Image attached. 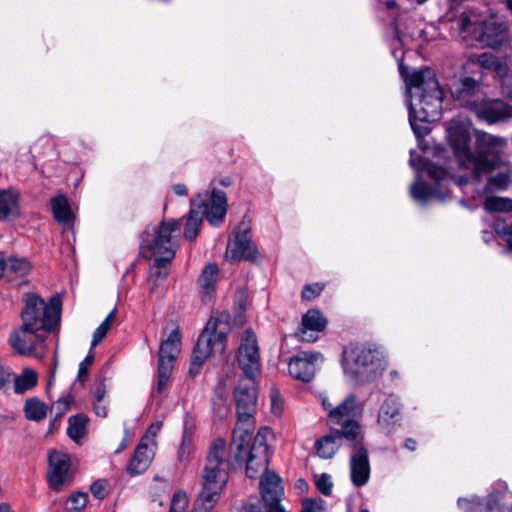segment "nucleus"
<instances>
[{"instance_id": "1", "label": "nucleus", "mask_w": 512, "mask_h": 512, "mask_svg": "<svg viewBox=\"0 0 512 512\" xmlns=\"http://www.w3.org/2000/svg\"><path fill=\"white\" fill-rule=\"evenodd\" d=\"M248 441L247 431L238 428L233 431L229 449L222 438L211 442L202 474V492L194 502L192 512H210L214 508L228 482L229 472L244 464V444Z\"/></svg>"}, {"instance_id": "2", "label": "nucleus", "mask_w": 512, "mask_h": 512, "mask_svg": "<svg viewBox=\"0 0 512 512\" xmlns=\"http://www.w3.org/2000/svg\"><path fill=\"white\" fill-rule=\"evenodd\" d=\"M400 73L409 88L420 90L417 97L418 103L411 102L409 105V122L415 135L418 138L424 137L430 130L427 126L418 125L417 121L424 123L439 119L442 112L443 91L435 72L430 68L408 74L403 67H400Z\"/></svg>"}, {"instance_id": "3", "label": "nucleus", "mask_w": 512, "mask_h": 512, "mask_svg": "<svg viewBox=\"0 0 512 512\" xmlns=\"http://www.w3.org/2000/svg\"><path fill=\"white\" fill-rule=\"evenodd\" d=\"M450 144L460 165L472 166L477 179L482 173H490L504 165L502 154L506 141L503 138L488 133H478L475 153L469 148V137L461 131L450 134Z\"/></svg>"}, {"instance_id": "4", "label": "nucleus", "mask_w": 512, "mask_h": 512, "mask_svg": "<svg viewBox=\"0 0 512 512\" xmlns=\"http://www.w3.org/2000/svg\"><path fill=\"white\" fill-rule=\"evenodd\" d=\"M344 371L355 382L373 381L385 368L382 351L371 345L357 344L344 353Z\"/></svg>"}, {"instance_id": "5", "label": "nucleus", "mask_w": 512, "mask_h": 512, "mask_svg": "<svg viewBox=\"0 0 512 512\" xmlns=\"http://www.w3.org/2000/svg\"><path fill=\"white\" fill-rule=\"evenodd\" d=\"M61 300L53 296L48 303L35 293H27L21 311L22 324L25 328L42 333L53 332L60 324Z\"/></svg>"}, {"instance_id": "6", "label": "nucleus", "mask_w": 512, "mask_h": 512, "mask_svg": "<svg viewBox=\"0 0 512 512\" xmlns=\"http://www.w3.org/2000/svg\"><path fill=\"white\" fill-rule=\"evenodd\" d=\"M227 325L220 320L211 317L203 331L198 337L197 343L193 349L189 367L190 377H196L202 366L211 354L222 355L227 346Z\"/></svg>"}, {"instance_id": "7", "label": "nucleus", "mask_w": 512, "mask_h": 512, "mask_svg": "<svg viewBox=\"0 0 512 512\" xmlns=\"http://www.w3.org/2000/svg\"><path fill=\"white\" fill-rule=\"evenodd\" d=\"M455 22L460 35L464 39L471 37L487 47H499L507 38L508 26L505 21L491 18L486 21L474 22L464 12L457 17Z\"/></svg>"}, {"instance_id": "8", "label": "nucleus", "mask_w": 512, "mask_h": 512, "mask_svg": "<svg viewBox=\"0 0 512 512\" xmlns=\"http://www.w3.org/2000/svg\"><path fill=\"white\" fill-rule=\"evenodd\" d=\"M180 231V221L175 219L163 220L159 223L156 234L144 231L140 235V254L151 259L153 256L173 258L177 245L173 241V233Z\"/></svg>"}, {"instance_id": "9", "label": "nucleus", "mask_w": 512, "mask_h": 512, "mask_svg": "<svg viewBox=\"0 0 512 512\" xmlns=\"http://www.w3.org/2000/svg\"><path fill=\"white\" fill-rule=\"evenodd\" d=\"M360 412L361 408L357 398L351 394L334 409L329 410V420L332 424L341 426L340 429H337V433H342L347 441H355L363 437L360 425L355 420Z\"/></svg>"}, {"instance_id": "10", "label": "nucleus", "mask_w": 512, "mask_h": 512, "mask_svg": "<svg viewBox=\"0 0 512 512\" xmlns=\"http://www.w3.org/2000/svg\"><path fill=\"white\" fill-rule=\"evenodd\" d=\"M181 332L176 327L169 334L168 338L162 341L158 356L157 381L155 391L162 394L169 387L174 362L180 352Z\"/></svg>"}, {"instance_id": "11", "label": "nucleus", "mask_w": 512, "mask_h": 512, "mask_svg": "<svg viewBox=\"0 0 512 512\" xmlns=\"http://www.w3.org/2000/svg\"><path fill=\"white\" fill-rule=\"evenodd\" d=\"M247 426L240 427V431H247L249 440L251 435ZM271 435V430L268 427H262L255 435L250 450L248 451V443L244 444L246 473L249 478H255L261 469H267L271 452L267 444V437Z\"/></svg>"}, {"instance_id": "12", "label": "nucleus", "mask_w": 512, "mask_h": 512, "mask_svg": "<svg viewBox=\"0 0 512 512\" xmlns=\"http://www.w3.org/2000/svg\"><path fill=\"white\" fill-rule=\"evenodd\" d=\"M254 377L255 376H245L240 379L234 390L238 420L235 429L244 426H252V411L257 400Z\"/></svg>"}, {"instance_id": "13", "label": "nucleus", "mask_w": 512, "mask_h": 512, "mask_svg": "<svg viewBox=\"0 0 512 512\" xmlns=\"http://www.w3.org/2000/svg\"><path fill=\"white\" fill-rule=\"evenodd\" d=\"M49 470L47 474L49 487L55 491H62L73 479L70 470V458L67 454L58 451L49 453Z\"/></svg>"}, {"instance_id": "14", "label": "nucleus", "mask_w": 512, "mask_h": 512, "mask_svg": "<svg viewBox=\"0 0 512 512\" xmlns=\"http://www.w3.org/2000/svg\"><path fill=\"white\" fill-rule=\"evenodd\" d=\"M237 361L245 376H255L260 370V354L256 335L245 330L238 348Z\"/></svg>"}, {"instance_id": "15", "label": "nucleus", "mask_w": 512, "mask_h": 512, "mask_svg": "<svg viewBox=\"0 0 512 512\" xmlns=\"http://www.w3.org/2000/svg\"><path fill=\"white\" fill-rule=\"evenodd\" d=\"M324 357L320 352L300 351L292 356L288 362V371L291 377L302 382H310Z\"/></svg>"}, {"instance_id": "16", "label": "nucleus", "mask_w": 512, "mask_h": 512, "mask_svg": "<svg viewBox=\"0 0 512 512\" xmlns=\"http://www.w3.org/2000/svg\"><path fill=\"white\" fill-rule=\"evenodd\" d=\"M226 257L231 262L247 260L255 262L258 259V250L251 241L250 227L242 223L235 231V239L229 243Z\"/></svg>"}, {"instance_id": "17", "label": "nucleus", "mask_w": 512, "mask_h": 512, "mask_svg": "<svg viewBox=\"0 0 512 512\" xmlns=\"http://www.w3.org/2000/svg\"><path fill=\"white\" fill-rule=\"evenodd\" d=\"M351 448L350 454V476L352 483L361 487L364 486L370 476V464L368 451L363 445V437L355 441H348Z\"/></svg>"}, {"instance_id": "18", "label": "nucleus", "mask_w": 512, "mask_h": 512, "mask_svg": "<svg viewBox=\"0 0 512 512\" xmlns=\"http://www.w3.org/2000/svg\"><path fill=\"white\" fill-rule=\"evenodd\" d=\"M191 201L198 202V205H196L198 210H205L204 216L211 225L218 226L223 222L228 206L226 193L224 191L213 187L208 203L201 195H197L192 198Z\"/></svg>"}, {"instance_id": "19", "label": "nucleus", "mask_w": 512, "mask_h": 512, "mask_svg": "<svg viewBox=\"0 0 512 512\" xmlns=\"http://www.w3.org/2000/svg\"><path fill=\"white\" fill-rule=\"evenodd\" d=\"M45 343V333L21 324L9 336V344L20 355L30 356Z\"/></svg>"}, {"instance_id": "20", "label": "nucleus", "mask_w": 512, "mask_h": 512, "mask_svg": "<svg viewBox=\"0 0 512 512\" xmlns=\"http://www.w3.org/2000/svg\"><path fill=\"white\" fill-rule=\"evenodd\" d=\"M453 98L463 107L475 111L485 100V93L481 84L471 77H464L459 85L451 90Z\"/></svg>"}, {"instance_id": "21", "label": "nucleus", "mask_w": 512, "mask_h": 512, "mask_svg": "<svg viewBox=\"0 0 512 512\" xmlns=\"http://www.w3.org/2000/svg\"><path fill=\"white\" fill-rule=\"evenodd\" d=\"M327 323V319L319 310H308L303 315L301 325L294 336L302 342H315L318 338L315 333L323 331Z\"/></svg>"}, {"instance_id": "22", "label": "nucleus", "mask_w": 512, "mask_h": 512, "mask_svg": "<svg viewBox=\"0 0 512 512\" xmlns=\"http://www.w3.org/2000/svg\"><path fill=\"white\" fill-rule=\"evenodd\" d=\"M401 421V403L394 395H389L380 406L377 423L386 434H391Z\"/></svg>"}, {"instance_id": "23", "label": "nucleus", "mask_w": 512, "mask_h": 512, "mask_svg": "<svg viewBox=\"0 0 512 512\" xmlns=\"http://www.w3.org/2000/svg\"><path fill=\"white\" fill-rule=\"evenodd\" d=\"M260 491L265 505L280 502L283 494L280 477L271 471H266L260 479Z\"/></svg>"}, {"instance_id": "24", "label": "nucleus", "mask_w": 512, "mask_h": 512, "mask_svg": "<svg viewBox=\"0 0 512 512\" xmlns=\"http://www.w3.org/2000/svg\"><path fill=\"white\" fill-rule=\"evenodd\" d=\"M154 263L149 270L147 281L149 284V292L155 294L158 289L164 284L169 274L168 265L173 258L153 256Z\"/></svg>"}, {"instance_id": "25", "label": "nucleus", "mask_w": 512, "mask_h": 512, "mask_svg": "<svg viewBox=\"0 0 512 512\" xmlns=\"http://www.w3.org/2000/svg\"><path fill=\"white\" fill-rule=\"evenodd\" d=\"M154 452L148 447V444L144 442V439L137 445L133 457L131 458L127 467V472L131 476H136L148 469L153 459Z\"/></svg>"}, {"instance_id": "26", "label": "nucleus", "mask_w": 512, "mask_h": 512, "mask_svg": "<svg viewBox=\"0 0 512 512\" xmlns=\"http://www.w3.org/2000/svg\"><path fill=\"white\" fill-rule=\"evenodd\" d=\"M20 215L19 193L14 189H0V220H12Z\"/></svg>"}, {"instance_id": "27", "label": "nucleus", "mask_w": 512, "mask_h": 512, "mask_svg": "<svg viewBox=\"0 0 512 512\" xmlns=\"http://www.w3.org/2000/svg\"><path fill=\"white\" fill-rule=\"evenodd\" d=\"M474 112L479 118L492 123L506 116V106L501 100H490L485 96V100L481 102Z\"/></svg>"}, {"instance_id": "28", "label": "nucleus", "mask_w": 512, "mask_h": 512, "mask_svg": "<svg viewBox=\"0 0 512 512\" xmlns=\"http://www.w3.org/2000/svg\"><path fill=\"white\" fill-rule=\"evenodd\" d=\"M344 438L342 433H337V429L330 434L323 436L315 442L316 453L323 459L332 458L339 448V440Z\"/></svg>"}, {"instance_id": "29", "label": "nucleus", "mask_w": 512, "mask_h": 512, "mask_svg": "<svg viewBox=\"0 0 512 512\" xmlns=\"http://www.w3.org/2000/svg\"><path fill=\"white\" fill-rule=\"evenodd\" d=\"M196 205L197 201H191V209L184 228V237L188 241L196 239L205 214V210H198Z\"/></svg>"}, {"instance_id": "30", "label": "nucleus", "mask_w": 512, "mask_h": 512, "mask_svg": "<svg viewBox=\"0 0 512 512\" xmlns=\"http://www.w3.org/2000/svg\"><path fill=\"white\" fill-rule=\"evenodd\" d=\"M219 269L215 263L207 264L198 277L197 284L205 295H210L215 290Z\"/></svg>"}, {"instance_id": "31", "label": "nucleus", "mask_w": 512, "mask_h": 512, "mask_svg": "<svg viewBox=\"0 0 512 512\" xmlns=\"http://www.w3.org/2000/svg\"><path fill=\"white\" fill-rule=\"evenodd\" d=\"M89 422V418L84 414H78L75 416H71L68 419V428L67 434L68 436L76 443L80 444L81 440L87 434V425Z\"/></svg>"}, {"instance_id": "32", "label": "nucleus", "mask_w": 512, "mask_h": 512, "mask_svg": "<svg viewBox=\"0 0 512 512\" xmlns=\"http://www.w3.org/2000/svg\"><path fill=\"white\" fill-rule=\"evenodd\" d=\"M469 68L473 66H478L485 70L490 71H499L501 68V62L499 58L488 52H484L481 54H472L467 62Z\"/></svg>"}, {"instance_id": "33", "label": "nucleus", "mask_w": 512, "mask_h": 512, "mask_svg": "<svg viewBox=\"0 0 512 512\" xmlns=\"http://www.w3.org/2000/svg\"><path fill=\"white\" fill-rule=\"evenodd\" d=\"M499 168L500 171L497 174L490 176L487 180L485 191L488 193L506 190L511 183V171L507 167L501 166Z\"/></svg>"}, {"instance_id": "34", "label": "nucleus", "mask_w": 512, "mask_h": 512, "mask_svg": "<svg viewBox=\"0 0 512 512\" xmlns=\"http://www.w3.org/2000/svg\"><path fill=\"white\" fill-rule=\"evenodd\" d=\"M51 207L55 220L68 223L72 220V211L65 195H57L51 199Z\"/></svg>"}, {"instance_id": "35", "label": "nucleus", "mask_w": 512, "mask_h": 512, "mask_svg": "<svg viewBox=\"0 0 512 512\" xmlns=\"http://www.w3.org/2000/svg\"><path fill=\"white\" fill-rule=\"evenodd\" d=\"M47 405L38 398L33 397L25 401L24 412L28 420L39 422L47 415Z\"/></svg>"}, {"instance_id": "36", "label": "nucleus", "mask_w": 512, "mask_h": 512, "mask_svg": "<svg viewBox=\"0 0 512 512\" xmlns=\"http://www.w3.org/2000/svg\"><path fill=\"white\" fill-rule=\"evenodd\" d=\"M6 269L8 276L23 277L31 271L32 266L26 258L8 257L6 258Z\"/></svg>"}, {"instance_id": "37", "label": "nucleus", "mask_w": 512, "mask_h": 512, "mask_svg": "<svg viewBox=\"0 0 512 512\" xmlns=\"http://www.w3.org/2000/svg\"><path fill=\"white\" fill-rule=\"evenodd\" d=\"M37 384V374L33 370L26 369L15 378L14 390L17 394H23Z\"/></svg>"}, {"instance_id": "38", "label": "nucleus", "mask_w": 512, "mask_h": 512, "mask_svg": "<svg viewBox=\"0 0 512 512\" xmlns=\"http://www.w3.org/2000/svg\"><path fill=\"white\" fill-rule=\"evenodd\" d=\"M484 207L489 212H512V199L491 196L486 198Z\"/></svg>"}, {"instance_id": "39", "label": "nucleus", "mask_w": 512, "mask_h": 512, "mask_svg": "<svg viewBox=\"0 0 512 512\" xmlns=\"http://www.w3.org/2000/svg\"><path fill=\"white\" fill-rule=\"evenodd\" d=\"M117 309L114 308L110 313L107 315V317L104 319V321L97 327V329L93 333V339H92V347H95L98 345L106 336L107 332L113 325L115 319H116Z\"/></svg>"}, {"instance_id": "40", "label": "nucleus", "mask_w": 512, "mask_h": 512, "mask_svg": "<svg viewBox=\"0 0 512 512\" xmlns=\"http://www.w3.org/2000/svg\"><path fill=\"white\" fill-rule=\"evenodd\" d=\"M411 196L418 201H427L430 196V190L426 183L424 182H415L411 185L410 188Z\"/></svg>"}, {"instance_id": "41", "label": "nucleus", "mask_w": 512, "mask_h": 512, "mask_svg": "<svg viewBox=\"0 0 512 512\" xmlns=\"http://www.w3.org/2000/svg\"><path fill=\"white\" fill-rule=\"evenodd\" d=\"M188 506V497L185 492L178 491L174 493L169 512H185Z\"/></svg>"}, {"instance_id": "42", "label": "nucleus", "mask_w": 512, "mask_h": 512, "mask_svg": "<svg viewBox=\"0 0 512 512\" xmlns=\"http://www.w3.org/2000/svg\"><path fill=\"white\" fill-rule=\"evenodd\" d=\"M192 451V437L191 434L185 430L182 437V442L178 450V459L184 461L188 459Z\"/></svg>"}, {"instance_id": "43", "label": "nucleus", "mask_w": 512, "mask_h": 512, "mask_svg": "<svg viewBox=\"0 0 512 512\" xmlns=\"http://www.w3.org/2000/svg\"><path fill=\"white\" fill-rule=\"evenodd\" d=\"M88 502V494L84 492L73 493L68 498V503H70L69 510L80 511L87 505Z\"/></svg>"}, {"instance_id": "44", "label": "nucleus", "mask_w": 512, "mask_h": 512, "mask_svg": "<svg viewBox=\"0 0 512 512\" xmlns=\"http://www.w3.org/2000/svg\"><path fill=\"white\" fill-rule=\"evenodd\" d=\"M316 487L321 494L329 496L333 487L331 476L326 473L319 475L316 479Z\"/></svg>"}, {"instance_id": "45", "label": "nucleus", "mask_w": 512, "mask_h": 512, "mask_svg": "<svg viewBox=\"0 0 512 512\" xmlns=\"http://www.w3.org/2000/svg\"><path fill=\"white\" fill-rule=\"evenodd\" d=\"M323 290V286L319 283L305 285L302 290V298L305 300H312L316 298Z\"/></svg>"}, {"instance_id": "46", "label": "nucleus", "mask_w": 512, "mask_h": 512, "mask_svg": "<svg viewBox=\"0 0 512 512\" xmlns=\"http://www.w3.org/2000/svg\"><path fill=\"white\" fill-rule=\"evenodd\" d=\"M94 356L92 354H88L84 360L79 364V370L77 379L80 382H84L88 377V369L93 364Z\"/></svg>"}, {"instance_id": "47", "label": "nucleus", "mask_w": 512, "mask_h": 512, "mask_svg": "<svg viewBox=\"0 0 512 512\" xmlns=\"http://www.w3.org/2000/svg\"><path fill=\"white\" fill-rule=\"evenodd\" d=\"M106 486V480L98 479L92 483L90 491L95 498L102 500L106 496Z\"/></svg>"}, {"instance_id": "48", "label": "nucleus", "mask_w": 512, "mask_h": 512, "mask_svg": "<svg viewBox=\"0 0 512 512\" xmlns=\"http://www.w3.org/2000/svg\"><path fill=\"white\" fill-rule=\"evenodd\" d=\"M73 403V397L70 394L60 397L55 403L57 415H64Z\"/></svg>"}, {"instance_id": "49", "label": "nucleus", "mask_w": 512, "mask_h": 512, "mask_svg": "<svg viewBox=\"0 0 512 512\" xmlns=\"http://www.w3.org/2000/svg\"><path fill=\"white\" fill-rule=\"evenodd\" d=\"M12 372L10 368L3 365L0 359V390L3 389L11 381Z\"/></svg>"}, {"instance_id": "50", "label": "nucleus", "mask_w": 512, "mask_h": 512, "mask_svg": "<svg viewBox=\"0 0 512 512\" xmlns=\"http://www.w3.org/2000/svg\"><path fill=\"white\" fill-rule=\"evenodd\" d=\"M428 176L436 181L443 179L446 175V171L440 166H429Z\"/></svg>"}, {"instance_id": "51", "label": "nucleus", "mask_w": 512, "mask_h": 512, "mask_svg": "<svg viewBox=\"0 0 512 512\" xmlns=\"http://www.w3.org/2000/svg\"><path fill=\"white\" fill-rule=\"evenodd\" d=\"M302 512H321L320 507L313 499H306L302 504Z\"/></svg>"}, {"instance_id": "52", "label": "nucleus", "mask_w": 512, "mask_h": 512, "mask_svg": "<svg viewBox=\"0 0 512 512\" xmlns=\"http://www.w3.org/2000/svg\"><path fill=\"white\" fill-rule=\"evenodd\" d=\"M496 230L498 233L508 236V238L512 237V224L497 223Z\"/></svg>"}, {"instance_id": "53", "label": "nucleus", "mask_w": 512, "mask_h": 512, "mask_svg": "<svg viewBox=\"0 0 512 512\" xmlns=\"http://www.w3.org/2000/svg\"><path fill=\"white\" fill-rule=\"evenodd\" d=\"M94 411L99 417L105 418L108 415L107 407L102 402H94Z\"/></svg>"}, {"instance_id": "54", "label": "nucleus", "mask_w": 512, "mask_h": 512, "mask_svg": "<svg viewBox=\"0 0 512 512\" xmlns=\"http://www.w3.org/2000/svg\"><path fill=\"white\" fill-rule=\"evenodd\" d=\"M266 512H286L280 502L265 505Z\"/></svg>"}, {"instance_id": "55", "label": "nucleus", "mask_w": 512, "mask_h": 512, "mask_svg": "<svg viewBox=\"0 0 512 512\" xmlns=\"http://www.w3.org/2000/svg\"><path fill=\"white\" fill-rule=\"evenodd\" d=\"M161 427H162V423L161 422H155V423H153V424H151L149 426L147 433L149 435L155 437L160 432Z\"/></svg>"}, {"instance_id": "56", "label": "nucleus", "mask_w": 512, "mask_h": 512, "mask_svg": "<svg viewBox=\"0 0 512 512\" xmlns=\"http://www.w3.org/2000/svg\"><path fill=\"white\" fill-rule=\"evenodd\" d=\"M106 394L105 386L102 384L96 388L95 391V402H102Z\"/></svg>"}, {"instance_id": "57", "label": "nucleus", "mask_w": 512, "mask_h": 512, "mask_svg": "<svg viewBox=\"0 0 512 512\" xmlns=\"http://www.w3.org/2000/svg\"><path fill=\"white\" fill-rule=\"evenodd\" d=\"M173 191L178 196H185L188 193V189L184 184H176L173 186Z\"/></svg>"}, {"instance_id": "58", "label": "nucleus", "mask_w": 512, "mask_h": 512, "mask_svg": "<svg viewBox=\"0 0 512 512\" xmlns=\"http://www.w3.org/2000/svg\"><path fill=\"white\" fill-rule=\"evenodd\" d=\"M404 447L409 451H415L417 449V442L413 438H407L404 442Z\"/></svg>"}, {"instance_id": "59", "label": "nucleus", "mask_w": 512, "mask_h": 512, "mask_svg": "<svg viewBox=\"0 0 512 512\" xmlns=\"http://www.w3.org/2000/svg\"><path fill=\"white\" fill-rule=\"evenodd\" d=\"M125 434L128 435V430L125 429ZM127 441H128V436H126L120 443V445L118 446V448L116 449L115 453L116 454H119L121 453L122 451H124L127 447Z\"/></svg>"}, {"instance_id": "60", "label": "nucleus", "mask_w": 512, "mask_h": 512, "mask_svg": "<svg viewBox=\"0 0 512 512\" xmlns=\"http://www.w3.org/2000/svg\"><path fill=\"white\" fill-rule=\"evenodd\" d=\"M8 276V270L6 269V258L0 259V278Z\"/></svg>"}, {"instance_id": "61", "label": "nucleus", "mask_w": 512, "mask_h": 512, "mask_svg": "<svg viewBox=\"0 0 512 512\" xmlns=\"http://www.w3.org/2000/svg\"><path fill=\"white\" fill-rule=\"evenodd\" d=\"M218 184L224 187L230 186L232 184V179L230 177L222 178L218 181Z\"/></svg>"}, {"instance_id": "62", "label": "nucleus", "mask_w": 512, "mask_h": 512, "mask_svg": "<svg viewBox=\"0 0 512 512\" xmlns=\"http://www.w3.org/2000/svg\"><path fill=\"white\" fill-rule=\"evenodd\" d=\"M272 410L274 411V413L281 412V407L277 406L276 397L274 395H272Z\"/></svg>"}, {"instance_id": "63", "label": "nucleus", "mask_w": 512, "mask_h": 512, "mask_svg": "<svg viewBox=\"0 0 512 512\" xmlns=\"http://www.w3.org/2000/svg\"><path fill=\"white\" fill-rule=\"evenodd\" d=\"M385 6L387 9H394L397 6V4L395 0H387L385 1Z\"/></svg>"}, {"instance_id": "64", "label": "nucleus", "mask_w": 512, "mask_h": 512, "mask_svg": "<svg viewBox=\"0 0 512 512\" xmlns=\"http://www.w3.org/2000/svg\"><path fill=\"white\" fill-rule=\"evenodd\" d=\"M0 512H11V509L8 504L2 503L0 504Z\"/></svg>"}]
</instances>
